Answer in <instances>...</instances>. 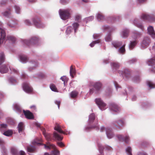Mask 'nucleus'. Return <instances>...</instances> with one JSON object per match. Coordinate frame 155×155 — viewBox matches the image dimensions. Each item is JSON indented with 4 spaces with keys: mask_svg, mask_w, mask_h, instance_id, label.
<instances>
[{
    "mask_svg": "<svg viewBox=\"0 0 155 155\" xmlns=\"http://www.w3.org/2000/svg\"><path fill=\"white\" fill-rule=\"evenodd\" d=\"M44 130H43V134L44 135L45 138L48 140H51V134H49L46 133L45 132V130L44 128H43Z\"/></svg>",
    "mask_w": 155,
    "mask_h": 155,
    "instance_id": "nucleus-33",
    "label": "nucleus"
},
{
    "mask_svg": "<svg viewBox=\"0 0 155 155\" xmlns=\"http://www.w3.org/2000/svg\"><path fill=\"white\" fill-rule=\"evenodd\" d=\"M97 20L100 21H103L105 19V18L104 15L101 12L97 13L96 16Z\"/></svg>",
    "mask_w": 155,
    "mask_h": 155,
    "instance_id": "nucleus-25",
    "label": "nucleus"
},
{
    "mask_svg": "<svg viewBox=\"0 0 155 155\" xmlns=\"http://www.w3.org/2000/svg\"><path fill=\"white\" fill-rule=\"evenodd\" d=\"M147 64L149 66H152L151 71L153 72H155V58H152L148 59L146 61Z\"/></svg>",
    "mask_w": 155,
    "mask_h": 155,
    "instance_id": "nucleus-10",
    "label": "nucleus"
},
{
    "mask_svg": "<svg viewBox=\"0 0 155 155\" xmlns=\"http://www.w3.org/2000/svg\"><path fill=\"white\" fill-rule=\"evenodd\" d=\"M129 30L127 28L123 30L120 32L121 36L124 38H127L129 35Z\"/></svg>",
    "mask_w": 155,
    "mask_h": 155,
    "instance_id": "nucleus-18",
    "label": "nucleus"
},
{
    "mask_svg": "<svg viewBox=\"0 0 155 155\" xmlns=\"http://www.w3.org/2000/svg\"><path fill=\"white\" fill-rule=\"evenodd\" d=\"M118 73L120 75H122L124 78L128 77L130 73L129 71L127 69H125L124 71H119Z\"/></svg>",
    "mask_w": 155,
    "mask_h": 155,
    "instance_id": "nucleus-21",
    "label": "nucleus"
},
{
    "mask_svg": "<svg viewBox=\"0 0 155 155\" xmlns=\"http://www.w3.org/2000/svg\"><path fill=\"white\" fill-rule=\"evenodd\" d=\"M14 8L15 12L18 14H19L20 13L21 9L20 6L17 5H15L14 6Z\"/></svg>",
    "mask_w": 155,
    "mask_h": 155,
    "instance_id": "nucleus-40",
    "label": "nucleus"
},
{
    "mask_svg": "<svg viewBox=\"0 0 155 155\" xmlns=\"http://www.w3.org/2000/svg\"><path fill=\"white\" fill-rule=\"evenodd\" d=\"M35 150V147L32 146L28 147L27 148V150L28 152H32L34 151Z\"/></svg>",
    "mask_w": 155,
    "mask_h": 155,
    "instance_id": "nucleus-53",
    "label": "nucleus"
},
{
    "mask_svg": "<svg viewBox=\"0 0 155 155\" xmlns=\"http://www.w3.org/2000/svg\"><path fill=\"white\" fill-rule=\"evenodd\" d=\"M32 20L34 25L37 28H43L45 26V25L42 23L38 18H33Z\"/></svg>",
    "mask_w": 155,
    "mask_h": 155,
    "instance_id": "nucleus-9",
    "label": "nucleus"
},
{
    "mask_svg": "<svg viewBox=\"0 0 155 155\" xmlns=\"http://www.w3.org/2000/svg\"><path fill=\"white\" fill-rule=\"evenodd\" d=\"M147 33L153 38H155V31L152 26H149L147 27Z\"/></svg>",
    "mask_w": 155,
    "mask_h": 155,
    "instance_id": "nucleus-14",
    "label": "nucleus"
},
{
    "mask_svg": "<svg viewBox=\"0 0 155 155\" xmlns=\"http://www.w3.org/2000/svg\"><path fill=\"white\" fill-rule=\"evenodd\" d=\"M7 24L9 27L13 28L18 25V23L17 21L11 20L7 23Z\"/></svg>",
    "mask_w": 155,
    "mask_h": 155,
    "instance_id": "nucleus-26",
    "label": "nucleus"
},
{
    "mask_svg": "<svg viewBox=\"0 0 155 155\" xmlns=\"http://www.w3.org/2000/svg\"><path fill=\"white\" fill-rule=\"evenodd\" d=\"M50 88L52 91L58 92V90L56 86L54 84H52L50 85Z\"/></svg>",
    "mask_w": 155,
    "mask_h": 155,
    "instance_id": "nucleus-51",
    "label": "nucleus"
},
{
    "mask_svg": "<svg viewBox=\"0 0 155 155\" xmlns=\"http://www.w3.org/2000/svg\"><path fill=\"white\" fill-rule=\"evenodd\" d=\"M13 133V131L11 130H8L5 131L3 134L4 135L7 137H11Z\"/></svg>",
    "mask_w": 155,
    "mask_h": 155,
    "instance_id": "nucleus-32",
    "label": "nucleus"
},
{
    "mask_svg": "<svg viewBox=\"0 0 155 155\" xmlns=\"http://www.w3.org/2000/svg\"><path fill=\"white\" fill-rule=\"evenodd\" d=\"M23 112L26 118L28 119H32L33 118V116L32 113L29 110H23Z\"/></svg>",
    "mask_w": 155,
    "mask_h": 155,
    "instance_id": "nucleus-24",
    "label": "nucleus"
},
{
    "mask_svg": "<svg viewBox=\"0 0 155 155\" xmlns=\"http://www.w3.org/2000/svg\"><path fill=\"white\" fill-rule=\"evenodd\" d=\"M95 118V116L94 114L92 113L89 115L88 121V125L85 128L86 131H88L92 129H95L96 130L99 129L98 124L97 123L95 124H92L91 125V124H92L94 122Z\"/></svg>",
    "mask_w": 155,
    "mask_h": 155,
    "instance_id": "nucleus-1",
    "label": "nucleus"
},
{
    "mask_svg": "<svg viewBox=\"0 0 155 155\" xmlns=\"http://www.w3.org/2000/svg\"><path fill=\"white\" fill-rule=\"evenodd\" d=\"M24 22L25 25H30L31 24V22L29 19H25L24 21Z\"/></svg>",
    "mask_w": 155,
    "mask_h": 155,
    "instance_id": "nucleus-57",
    "label": "nucleus"
},
{
    "mask_svg": "<svg viewBox=\"0 0 155 155\" xmlns=\"http://www.w3.org/2000/svg\"><path fill=\"white\" fill-rule=\"evenodd\" d=\"M22 87L24 91L27 93H30L32 91V88L28 83H24Z\"/></svg>",
    "mask_w": 155,
    "mask_h": 155,
    "instance_id": "nucleus-15",
    "label": "nucleus"
},
{
    "mask_svg": "<svg viewBox=\"0 0 155 155\" xmlns=\"http://www.w3.org/2000/svg\"><path fill=\"white\" fill-rule=\"evenodd\" d=\"M8 39L12 43H14L16 41V38L14 36L8 35L7 37Z\"/></svg>",
    "mask_w": 155,
    "mask_h": 155,
    "instance_id": "nucleus-41",
    "label": "nucleus"
},
{
    "mask_svg": "<svg viewBox=\"0 0 155 155\" xmlns=\"http://www.w3.org/2000/svg\"><path fill=\"white\" fill-rule=\"evenodd\" d=\"M100 42L101 40L100 39H98L97 40L93 41L90 44V46L91 47H93L94 46L95 44H96L100 43Z\"/></svg>",
    "mask_w": 155,
    "mask_h": 155,
    "instance_id": "nucleus-49",
    "label": "nucleus"
},
{
    "mask_svg": "<svg viewBox=\"0 0 155 155\" xmlns=\"http://www.w3.org/2000/svg\"><path fill=\"white\" fill-rule=\"evenodd\" d=\"M94 18V17L93 16H91L87 18H85L84 21V22L87 23V22L91 21L93 20Z\"/></svg>",
    "mask_w": 155,
    "mask_h": 155,
    "instance_id": "nucleus-44",
    "label": "nucleus"
},
{
    "mask_svg": "<svg viewBox=\"0 0 155 155\" xmlns=\"http://www.w3.org/2000/svg\"><path fill=\"white\" fill-rule=\"evenodd\" d=\"M53 137L55 139L59 141L62 140L63 139V137L61 136L58 134L56 132H54V133Z\"/></svg>",
    "mask_w": 155,
    "mask_h": 155,
    "instance_id": "nucleus-29",
    "label": "nucleus"
},
{
    "mask_svg": "<svg viewBox=\"0 0 155 155\" xmlns=\"http://www.w3.org/2000/svg\"><path fill=\"white\" fill-rule=\"evenodd\" d=\"M147 85L150 88H153L155 87V84L151 81H147Z\"/></svg>",
    "mask_w": 155,
    "mask_h": 155,
    "instance_id": "nucleus-47",
    "label": "nucleus"
},
{
    "mask_svg": "<svg viewBox=\"0 0 155 155\" xmlns=\"http://www.w3.org/2000/svg\"><path fill=\"white\" fill-rule=\"evenodd\" d=\"M2 15L4 16L9 18L10 17L12 14V10L10 8H8L6 10L2 12Z\"/></svg>",
    "mask_w": 155,
    "mask_h": 155,
    "instance_id": "nucleus-20",
    "label": "nucleus"
},
{
    "mask_svg": "<svg viewBox=\"0 0 155 155\" xmlns=\"http://www.w3.org/2000/svg\"><path fill=\"white\" fill-rule=\"evenodd\" d=\"M122 42L121 41H114L112 42V44L114 47L117 48L122 45Z\"/></svg>",
    "mask_w": 155,
    "mask_h": 155,
    "instance_id": "nucleus-27",
    "label": "nucleus"
},
{
    "mask_svg": "<svg viewBox=\"0 0 155 155\" xmlns=\"http://www.w3.org/2000/svg\"><path fill=\"white\" fill-rule=\"evenodd\" d=\"M133 23L135 26L140 28L142 31L143 30V26L142 23L140 22V19L138 18H135L133 21Z\"/></svg>",
    "mask_w": 155,
    "mask_h": 155,
    "instance_id": "nucleus-11",
    "label": "nucleus"
},
{
    "mask_svg": "<svg viewBox=\"0 0 155 155\" xmlns=\"http://www.w3.org/2000/svg\"><path fill=\"white\" fill-rule=\"evenodd\" d=\"M111 65L112 68L116 69L119 68L120 66V64L116 62H114L111 64Z\"/></svg>",
    "mask_w": 155,
    "mask_h": 155,
    "instance_id": "nucleus-39",
    "label": "nucleus"
},
{
    "mask_svg": "<svg viewBox=\"0 0 155 155\" xmlns=\"http://www.w3.org/2000/svg\"><path fill=\"white\" fill-rule=\"evenodd\" d=\"M13 106L14 109L15 110L18 112H20L21 111V107L18 104H14Z\"/></svg>",
    "mask_w": 155,
    "mask_h": 155,
    "instance_id": "nucleus-35",
    "label": "nucleus"
},
{
    "mask_svg": "<svg viewBox=\"0 0 155 155\" xmlns=\"http://www.w3.org/2000/svg\"><path fill=\"white\" fill-rule=\"evenodd\" d=\"M110 108L112 112L118 113L120 110V108L115 103L111 104L110 105Z\"/></svg>",
    "mask_w": 155,
    "mask_h": 155,
    "instance_id": "nucleus-12",
    "label": "nucleus"
},
{
    "mask_svg": "<svg viewBox=\"0 0 155 155\" xmlns=\"http://www.w3.org/2000/svg\"><path fill=\"white\" fill-rule=\"evenodd\" d=\"M115 123H117L119 125V127L117 125H114V123H113L114 125H115V126L117 128H120V127L125 126V124L124 120L121 119L117 121H116L115 122Z\"/></svg>",
    "mask_w": 155,
    "mask_h": 155,
    "instance_id": "nucleus-22",
    "label": "nucleus"
},
{
    "mask_svg": "<svg viewBox=\"0 0 155 155\" xmlns=\"http://www.w3.org/2000/svg\"><path fill=\"white\" fill-rule=\"evenodd\" d=\"M6 37V34L4 29L0 28V44L3 43L5 40Z\"/></svg>",
    "mask_w": 155,
    "mask_h": 155,
    "instance_id": "nucleus-13",
    "label": "nucleus"
},
{
    "mask_svg": "<svg viewBox=\"0 0 155 155\" xmlns=\"http://www.w3.org/2000/svg\"><path fill=\"white\" fill-rule=\"evenodd\" d=\"M105 40L106 41L109 42L111 40V38L110 34H108L106 36L105 38Z\"/></svg>",
    "mask_w": 155,
    "mask_h": 155,
    "instance_id": "nucleus-50",
    "label": "nucleus"
},
{
    "mask_svg": "<svg viewBox=\"0 0 155 155\" xmlns=\"http://www.w3.org/2000/svg\"><path fill=\"white\" fill-rule=\"evenodd\" d=\"M45 148L47 149H50L51 148H54L55 146L53 145L48 143L47 144V145L45 144Z\"/></svg>",
    "mask_w": 155,
    "mask_h": 155,
    "instance_id": "nucleus-48",
    "label": "nucleus"
},
{
    "mask_svg": "<svg viewBox=\"0 0 155 155\" xmlns=\"http://www.w3.org/2000/svg\"><path fill=\"white\" fill-rule=\"evenodd\" d=\"M137 44V41L136 40L133 41H130L129 46L130 49H132Z\"/></svg>",
    "mask_w": 155,
    "mask_h": 155,
    "instance_id": "nucleus-36",
    "label": "nucleus"
},
{
    "mask_svg": "<svg viewBox=\"0 0 155 155\" xmlns=\"http://www.w3.org/2000/svg\"><path fill=\"white\" fill-rule=\"evenodd\" d=\"M142 35L141 33L139 32H137L136 33H134L132 35V37L134 38L135 39L140 37Z\"/></svg>",
    "mask_w": 155,
    "mask_h": 155,
    "instance_id": "nucleus-37",
    "label": "nucleus"
},
{
    "mask_svg": "<svg viewBox=\"0 0 155 155\" xmlns=\"http://www.w3.org/2000/svg\"><path fill=\"white\" fill-rule=\"evenodd\" d=\"M126 151L128 155H132V149L130 147H128L126 149Z\"/></svg>",
    "mask_w": 155,
    "mask_h": 155,
    "instance_id": "nucleus-46",
    "label": "nucleus"
},
{
    "mask_svg": "<svg viewBox=\"0 0 155 155\" xmlns=\"http://www.w3.org/2000/svg\"><path fill=\"white\" fill-rule=\"evenodd\" d=\"M137 60L136 58H133L129 60L128 62L130 64H131L135 63L137 61Z\"/></svg>",
    "mask_w": 155,
    "mask_h": 155,
    "instance_id": "nucleus-58",
    "label": "nucleus"
},
{
    "mask_svg": "<svg viewBox=\"0 0 155 155\" xmlns=\"http://www.w3.org/2000/svg\"><path fill=\"white\" fill-rule=\"evenodd\" d=\"M79 25V24L77 23L74 22L73 23L72 25L73 27L75 32H76L77 28H78Z\"/></svg>",
    "mask_w": 155,
    "mask_h": 155,
    "instance_id": "nucleus-55",
    "label": "nucleus"
},
{
    "mask_svg": "<svg viewBox=\"0 0 155 155\" xmlns=\"http://www.w3.org/2000/svg\"><path fill=\"white\" fill-rule=\"evenodd\" d=\"M106 134L107 138L110 139L114 137V134L111 130L109 128L108 130L106 129Z\"/></svg>",
    "mask_w": 155,
    "mask_h": 155,
    "instance_id": "nucleus-28",
    "label": "nucleus"
},
{
    "mask_svg": "<svg viewBox=\"0 0 155 155\" xmlns=\"http://www.w3.org/2000/svg\"><path fill=\"white\" fill-rule=\"evenodd\" d=\"M19 60L21 62L25 63L28 61V58L26 55H20L19 56Z\"/></svg>",
    "mask_w": 155,
    "mask_h": 155,
    "instance_id": "nucleus-23",
    "label": "nucleus"
},
{
    "mask_svg": "<svg viewBox=\"0 0 155 155\" xmlns=\"http://www.w3.org/2000/svg\"><path fill=\"white\" fill-rule=\"evenodd\" d=\"M51 153L52 155H59V152L55 150H54L52 151Z\"/></svg>",
    "mask_w": 155,
    "mask_h": 155,
    "instance_id": "nucleus-59",
    "label": "nucleus"
},
{
    "mask_svg": "<svg viewBox=\"0 0 155 155\" xmlns=\"http://www.w3.org/2000/svg\"><path fill=\"white\" fill-rule=\"evenodd\" d=\"M141 17L143 19L150 22H153L155 21V16L152 14H143L141 15Z\"/></svg>",
    "mask_w": 155,
    "mask_h": 155,
    "instance_id": "nucleus-7",
    "label": "nucleus"
},
{
    "mask_svg": "<svg viewBox=\"0 0 155 155\" xmlns=\"http://www.w3.org/2000/svg\"><path fill=\"white\" fill-rule=\"evenodd\" d=\"M11 152L13 154L15 155L17 153L18 151L16 149L12 148L11 149Z\"/></svg>",
    "mask_w": 155,
    "mask_h": 155,
    "instance_id": "nucleus-61",
    "label": "nucleus"
},
{
    "mask_svg": "<svg viewBox=\"0 0 155 155\" xmlns=\"http://www.w3.org/2000/svg\"><path fill=\"white\" fill-rule=\"evenodd\" d=\"M125 45H126L125 44L122 45L121 46V47L118 49V51L119 53L123 54L125 53Z\"/></svg>",
    "mask_w": 155,
    "mask_h": 155,
    "instance_id": "nucleus-34",
    "label": "nucleus"
},
{
    "mask_svg": "<svg viewBox=\"0 0 155 155\" xmlns=\"http://www.w3.org/2000/svg\"><path fill=\"white\" fill-rule=\"evenodd\" d=\"M7 127V125L6 124H1L0 125V130L3 131L6 129Z\"/></svg>",
    "mask_w": 155,
    "mask_h": 155,
    "instance_id": "nucleus-43",
    "label": "nucleus"
},
{
    "mask_svg": "<svg viewBox=\"0 0 155 155\" xmlns=\"http://www.w3.org/2000/svg\"><path fill=\"white\" fill-rule=\"evenodd\" d=\"M59 13L61 19L63 20H65L70 17L71 11L69 8L60 9L59 11Z\"/></svg>",
    "mask_w": 155,
    "mask_h": 155,
    "instance_id": "nucleus-2",
    "label": "nucleus"
},
{
    "mask_svg": "<svg viewBox=\"0 0 155 155\" xmlns=\"http://www.w3.org/2000/svg\"><path fill=\"white\" fill-rule=\"evenodd\" d=\"M78 94V92L75 91H72L70 94L71 97L74 98L76 97Z\"/></svg>",
    "mask_w": 155,
    "mask_h": 155,
    "instance_id": "nucleus-45",
    "label": "nucleus"
},
{
    "mask_svg": "<svg viewBox=\"0 0 155 155\" xmlns=\"http://www.w3.org/2000/svg\"><path fill=\"white\" fill-rule=\"evenodd\" d=\"M137 155H147L146 153L144 151L139 152L137 153Z\"/></svg>",
    "mask_w": 155,
    "mask_h": 155,
    "instance_id": "nucleus-64",
    "label": "nucleus"
},
{
    "mask_svg": "<svg viewBox=\"0 0 155 155\" xmlns=\"http://www.w3.org/2000/svg\"><path fill=\"white\" fill-rule=\"evenodd\" d=\"M151 43L150 38L148 37H145L142 39L140 43L141 48L143 49L147 48Z\"/></svg>",
    "mask_w": 155,
    "mask_h": 155,
    "instance_id": "nucleus-5",
    "label": "nucleus"
},
{
    "mask_svg": "<svg viewBox=\"0 0 155 155\" xmlns=\"http://www.w3.org/2000/svg\"><path fill=\"white\" fill-rule=\"evenodd\" d=\"M70 74L72 78H74V75L76 74V71L75 69L73 68L72 66H71L70 68Z\"/></svg>",
    "mask_w": 155,
    "mask_h": 155,
    "instance_id": "nucleus-30",
    "label": "nucleus"
},
{
    "mask_svg": "<svg viewBox=\"0 0 155 155\" xmlns=\"http://www.w3.org/2000/svg\"><path fill=\"white\" fill-rule=\"evenodd\" d=\"M5 60L4 54L3 52L0 54V64L4 62Z\"/></svg>",
    "mask_w": 155,
    "mask_h": 155,
    "instance_id": "nucleus-42",
    "label": "nucleus"
},
{
    "mask_svg": "<svg viewBox=\"0 0 155 155\" xmlns=\"http://www.w3.org/2000/svg\"><path fill=\"white\" fill-rule=\"evenodd\" d=\"M133 80L134 82L137 83H138L140 81V79L139 77L137 76L134 77V78Z\"/></svg>",
    "mask_w": 155,
    "mask_h": 155,
    "instance_id": "nucleus-60",
    "label": "nucleus"
},
{
    "mask_svg": "<svg viewBox=\"0 0 155 155\" xmlns=\"http://www.w3.org/2000/svg\"><path fill=\"white\" fill-rule=\"evenodd\" d=\"M54 129L55 130H57L60 133L63 134H70V132L69 131L68 132L67 131L66 132H64V131H63L61 130L60 126L58 123H56L55 124V127H54Z\"/></svg>",
    "mask_w": 155,
    "mask_h": 155,
    "instance_id": "nucleus-19",
    "label": "nucleus"
},
{
    "mask_svg": "<svg viewBox=\"0 0 155 155\" xmlns=\"http://www.w3.org/2000/svg\"><path fill=\"white\" fill-rule=\"evenodd\" d=\"M98 147H99V152L100 154L98 155H104L103 153V151L101 150L103 149L104 147L103 146H102L101 145H98Z\"/></svg>",
    "mask_w": 155,
    "mask_h": 155,
    "instance_id": "nucleus-56",
    "label": "nucleus"
},
{
    "mask_svg": "<svg viewBox=\"0 0 155 155\" xmlns=\"http://www.w3.org/2000/svg\"><path fill=\"white\" fill-rule=\"evenodd\" d=\"M73 28L71 26H69L68 27L66 30V33L67 34H69L73 30Z\"/></svg>",
    "mask_w": 155,
    "mask_h": 155,
    "instance_id": "nucleus-54",
    "label": "nucleus"
},
{
    "mask_svg": "<svg viewBox=\"0 0 155 155\" xmlns=\"http://www.w3.org/2000/svg\"><path fill=\"white\" fill-rule=\"evenodd\" d=\"M38 39L36 37H33L29 40H23V42L28 46L35 44L37 43Z\"/></svg>",
    "mask_w": 155,
    "mask_h": 155,
    "instance_id": "nucleus-6",
    "label": "nucleus"
},
{
    "mask_svg": "<svg viewBox=\"0 0 155 155\" xmlns=\"http://www.w3.org/2000/svg\"><path fill=\"white\" fill-rule=\"evenodd\" d=\"M102 29L104 31H107L109 32H111L115 30L114 28L110 27L108 26L104 25L102 27Z\"/></svg>",
    "mask_w": 155,
    "mask_h": 155,
    "instance_id": "nucleus-31",
    "label": "nucleus"
},
{
    "mask_svg": "<svg viewBox=\"0 0 155 155\" xmlns=\"http://www.w3.org/2000/svg\"><path fill=\"white\" fill-rule=\"evenodd\" d=\"M38 63L35 61H31L29 63V67L28 70L31 71L35 68L36 67L38 66Z\"/></svg>",
    "mask_w": 155,
    "mask_h": 155,
    "instance_id": "nucleus-17",
    "label": "nucleus"
},
{
    "mask_svg": "<svg viewBox=\"0 0 155 155\" xmlns=\"http://www.w3.org/2000/svg\"><path fill=\"white\" fill-rule=\"evenodd\" d=\"M24 124L22 122L20 123L18 125V128L19 132L22 131L24 128Z\"/></svg>",
    "mask_w": 155,
    "mask_h": 155,
    "instance_id": "nucleus-38",
    "label": "nucleus"
},
{
    "mask_svg": "<svg viewBox=\"0 0 155 155\" xmlns=\"http://www.w3.org/2000/svg\"><path fill=\"white\" fill-rule=\"evenodd\" d=\"M100 37V35L99 34H94L93 35V38L94 39H96L99 38Z\"/></svg>",
    "mask_w": 155,
    "mask_h": 155,
    "instance_id": "nucleus-62",
    "label": "nucleus"
},
{
    "mask_svg": "<svg viewBox=\"0 0 155 155\" xmlns=\"http://www.w3.org/2000/svg\"><path fill=\"white\" fill-rule=\"evenodd\" d=\"M9 82L12 84H14L16 83L17 81L14 78L10 77L9 79Z\"/></svg>",
    "mask_w": 155,
    "mask_h": 155,
    "instance_id": "nucleus-52",
    "label": "nucleus"
},
{
    "mask_svg": "<svg viewBox=\"0 0 155 155\" xmlns=\"http://www.w3.org/2000/svg\"><path fill=\"white\" fill-rule=\"evenodd\" d=\"M8 68H10L12 73L17 74L18 73V70L13 68L10 67L8 65H3L0 67V72L2 74L7 73L8 70Z\"/></svg>",
    "mask_w": 155,
    "mask_h": 155,
    "instance_id": "nucleus-3",
    "label": "nucleus"
},
{
    "mask_svg": "<svg viewBox=\"0 0 155 155\" xmlns=\"http://www.w3.org/2000/svg\"><path fill=\"white\" fill-rule=\"evenodd\" d=\"M95 102L98 106L100 109L102 110H104L106 109V104L100 98L95 99Z\"/></svg>",
    "mask_w": 155,
    "mask_h": 155,
    "instance_id": "nucleus-8",
    "label": "nucleus"
},
{
    "mask_svg": "<svg viewBox=\"0 0 155 155\" xmlns=\"http://www.w3.org/2000/svg\"><path fill=\"white\" fill-rule=\"evenodd\" d=\"M117 137L120 140L123 141L127 143H128L130 141V137L128 135L124 136L121 135H117Z\"/></svg>",
    "mask_w": 155,
    "mask_h": 155,
    "instance_id": "nucleus-16",
    "label": "nucleus"
},
{
    "mask_svg": "<svg viewBox=\"0 0 155 155\" xmlns=\"http://www.w3.org/2000/svg\"><path fill=\"white\" fill-rule=\"evenodd\" d=\"M109 128H105L104 127L102 126H101L100 129V131L101 132L104 131V130H105L106 131V129L108 130Z\"/></svg>",
    "mask_w": 155,
    "mask_h": 155,
    "instance_id": "nucleus-63",
    "label": "nucleus"
},
{
    "mask_svg": "<svg viewBox=\"0 0 155 155\" xmlns=\"http://www.w3.org/2000/svg\"><path fill=\"white\" fill-rule=\"evenodd\" d=\"M94 88L91 89L90 90V94L93 93L97 94L101 90L102 84L99 82L95 83L93 85Z\"/></svg>",
    "mask_w": 155,
    "mask_h": 155,
    "instance_id": "nucleus-4",
    "label": "nucleus"
}]
</instances>
